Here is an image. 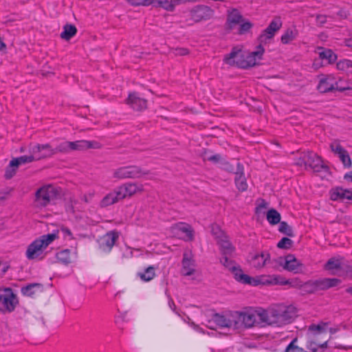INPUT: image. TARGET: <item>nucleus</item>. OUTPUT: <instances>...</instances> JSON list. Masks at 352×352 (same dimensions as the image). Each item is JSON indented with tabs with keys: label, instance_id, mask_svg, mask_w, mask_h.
Wrapping results in <instances>:
<instances>
[{
	"label": "nucleus",
	"instance_id": "nucleus-48",
	"mask_svg": "<svg viewBox=\"0 0 352 352\" xmlns=\"http://www.w3.org/2000/svg\"><path fill=\"white\" fill-rule=\"evenodd\" d=\"M293 245V241L287 238L283 237L277 244V247L280 249H289Z\"/></svg>",
	"mask_w": 352,
	"mask_h": 352
},
{
	"label": "nucleus",
	"instance_id": "nucleus-33",
	"mask_svg": "<svg viewBox=\"0 0 352 352\" xmlns=\"http://www.w3.org/2000/svg\"><path fill=\"white\" fill-rule=\"evenodd\" d=\"M34 161H36L34 153H30V155H23L19 157L13 158L12 160V164H16L19 167L21 164L31 163Z\"/></svg>",
	"mask_w": 352,
	"mask_h": 352
},
{
	"label": "nucleus",
	"instance_id": "nucleus-13",
	"mask_svg": "<svg viewBox=\"0 0 352 352\" xmlns=\"http://www.w3.org/2000/svg\"><path fill=\"white\" fill-rule=\"evenodd\" d=\"M122 199L144 192V185L138 182H127L118 187Z\"/></svg>",
	"mask_w": 352,
	"mask_h": 352
},
{
	"label": "nucleus",
	"instance_id": "nucleus-30",
	"mask_svg": "<svg viewBox=\"0 0 352 352\" xmlns=\"http://www.w3.org/2000/svg\"><path fill=\"white\" fill-rule=\"evenodd\" d=\"M77 33V29L74 25L66 24L63 27V31L60 33V38L69 41Z\"/></svg>",
	"mask_w": 352,
	"mask_h": 352
},
{
	"label": "nucleus",
	"instance_id": "nucleus-63",
	"mask_svg": "<svg viewBox=\"0 0 352 352\" xmlns=\"http://www.w3.org/2000/svg\"><path fill=\"white\" fill-rule=\"evenodd\" d=\"M310 349L313 351V352H316L317 351V349L316 346H312L311 347V344H310Z\"/></svg>",
	"mask_w": 352,
	"mask_h": 352
},
{
	"label": "nucleus",
	"instance_id": "nucleus-16",
	"mask_svg": "<svg viewBox=\"0 0 352 352\" xmlns=\"http://www.w3.org/2000/svg\"><path fill=\"white\" fill-rule=\"evenodd\" d=\"M235 311L226 315L215 314L213 317L214 322L219 327H226L236 329L235 321Z\"/></svg>",
	"mask_w": 352,
	"mask_h": 352
},
{
	"label": "nucleus",
	"instance_id": "nucleus-44",
	"mask_svg": "<svg viewBox=\"0 0 352 352\" xmlns=\"http://www.w3.org/2000/svg\"><path fill=\"white\" fill-rule=\"evenodd\" d=\"M309 330L311 331L314 334H320L327 333V327L326 324H312L309 326Z\"/></svg>",
	"mask_w": 352,
	"mask_h": 352
},
{
	"label": "nucleus",
	"instance_id": "nucleus-25",
	"mask_svg": "<svg viewBox=\"0 0 352 352\" xmlns=\"http://www.w3.org/2000/svg\"><path fill=\"white\" fill-rule=\"evenodd\" d=\"M270 258V254L267 252L254 254L251 256L250 262L254 268L261 269L265 266L267 261L269 260Z\"/></svg>",
	"mask_w": 352,
	"mask_h": 352
},
{
	"label": "nucleus",
	"instance_id": "nucleus-19",
	"mask_svg": "<svg viewBox=\"0 0 352 352\" xmlns=\"http://www.w3.org/2000/svg\"><path fill=\"white\" fill-rule=\"evenodd\" d=\"M126 103L136 111H142L147 108V100L140 98L135 92L129 94Z\"/></svg>",
	"mask_w": 352,
	"mask_h": 352
},
{
	"label": "nucleus",
	"instance_id": "nucleus-11",
	"mask_svg": "<svg viewBox=\"0 0 352 352\" xmlns=\"http://www.w3.org/2000/svg\"><path fill=\"white\" fill-rule=\"evenodd\" d=\"M340 283V280L338 278H320L316 280H311L306 283L307 287L309 288L311 292H315L318 290H326L331 287L337 286Z\"/></svg>",
	"mask_w": 352,
	"mask_h": 352
},
{
	"label": "nucleus",
	"instance_id": "nucleus-22",
	"mask_svg": "<svg viewBox=\"0 0 352 352\" xmlns=\"http://www.w3.org/2000/svg\"><path fill=\"white\" fill-rule=\"evenodd\" d=\"M118 239V235L116 232H109L107 233L105 235L100 238V249L104 252H110Z\"/></svg>",
	"mask_w": 352,
	"mask_h": 352
},
{
	"label": "nucleus",
	"instance_id": "nucleus-43",
	"mask_svg": "<svg viewBox=\"0 0 352 352\" xmlns=\"http://www.w3.org/2000/svg\"><path fill=\"white\" fill-rule=\"evenodd\" d=\"M341 268V262L335 258H330L325 264V269L327 270H338Z\"/></svg>",
	"mask_w": 352,
	"mask_h": 352
},
{
	"label": "nucleus",
	"instance_id": "nucleus-27",
	"mask_svg": "<svg viewBox=\"0 0 352 352\" xmlns=\"http://www.w3.org/2000/svg\"><path fill=\"white\" fill-rule=\"evenodd\" d=\"M241 22H243V16L236 9L228 11L227 25L229 29H233Z\"/></svg>",
	"mask_w": 352,
	"mask_h": 352
},
{
	"label": "nucleus",
	"instance_id": "nucleus-14",
	"mask_svg": "<svg viewBox=\"0 0 352 352\" xmlns=\"http://www.w3.org/2000/svg\"><path fill=\"white\" fill-rule=\"evenodd\" d=\"M30 151L34 153L36 161L50 158L54 155V148L48 143L37 144L31 147Z\"/></svg>",
	"mask_w": 352,
	"mask_h": 352
},
{
	"label": "nucleus",
	"instance_id": "nucleus-45",
	"mask_svg": "<svg viewBox=\"0 0 352 352\" xmlns=\"http://www.w3.org/2000/svg\"><path fill=\"white\" fill-rule=\"evenodd\" d=\"M42 285L39 283H33L27 285L21 289V292L28 296H30L34 294V292L33 289L35 287L41 288Z\"/></svg>",
	"mask_w": 352,
	"mask_h": 352
},
{
	"label": "nucleus",
	"instance_id": "nucleus-5",
	"mask_svg": "<svg viewBox=\"0 0 352 352\" xmlns=\"http://www.w3.org/2000/svg\"><path fill=\"white\" fill-rule=\"evenodd\" d=\"M222 265L232 272L234 278L237 281L252 285H258L261 284L260 276L256 278H254L243 274L239 265H236L234 261L228 260L226 257L224 258V261H222Z\"/></svg>",
	"mask_w": 352,
	"mask_h": 352
},
{
	"label": "nucleus",
	"instance_id": "nucleus-12",
	"mask_svg": "<svg viewBox=\"0 0 352 352\" xmlns=\"http://www.w3.org/2000/svg\"><path fill=\"white\" fill-rule=\"evenodd\" d=\"M265 49L259 45L256 47V50L252 52H243V69L252 67L258 65V61L262 59Z\"/></svg>",
	"mask_w": 352,
	"mask_h": 352
},
{
	"label": "nucleus",
	"instance_id": "nucleus-53",
	"mask_svg": "<svg viewBox=\"0 0 352 352\" xmlns=\"http://www.w3.org/2000/svg\"><path fill=\"white\" fill-rule=\"evenodd\" d=\"M305 158V153H303L302 155L297 160L296 164L300 166H305L307 168V162Z\"/></svg>",
	"mask_w": 352,
	"mask_h": 352
},
{
	"label": "nucleus",
	"instance_id": "nucleus-20",
	"mask_svg": "<svg viewBox=\"0 0 352 352\" xmlns=\"http://www.w3.org/2000/svg\"><path fill=\"white\" fill-rule=\"evenodd\" d=\"M195 262L192 259L191 252H184L182 259V274L186 276L193 274L195 272Z\"/></svg>",
	"mask_w": 352,
	"mask_h": 352
},
{
	"label": "nucleus",
	"instance_id": "nucleus-38",
	"mask_svg": "<svg viewBox=\"0 0 352 352\" xmlns=\"http://www.w3.org/2000/svg\"><path fill=\"white\" fill-rule=\"evenodd\" d=\"M155 275V269L152 266L147 267L142 273H139V276L144 281L151 280Z\"/></svg>",
	"mask_w": 352,
	"mask_h": 352
},
{
	"label": "nucleus",
	"instance_id": "nucleus-50",
	"mask_svg": "<svg viewBox=\"0 0 352 352\" xmlns=\"http://www.w3.org/2000/svg\"><path fill=\"white\" fill-rule=\"evenodd\" d=\"M297 341L296 339L292 340V342L287 346L285 349V352H307L302 348L295 345V342Z\"/></svg>",
	"mask_w": 352,
	"mask_h": 352
},
{
	"label": "nucleus",
	"instance_id": "nucleus-40",
	"mask_svg": "<svg viewBox=\"0 0 352 352\" xmlns=\"http://www.w3.org/2000/svg\"><path fill=\"white\" fill-rule=\"evenodd\" d=\"M296 36V33L294 32L292 30L288 29L281 36V42L283 44H287L292 41Z\"/></svg>",
	"mask_w": 352,
	"mask_h": 352
},
{
	"label": "nucleus",
	"instance_id": "nucleus-52",
	"mask_svg": "<svg viewBox=\"0 0 352 352\" xmlns=\"http://www.w3.org/2000/svg\"><path fill=\"white\" fill-rule=\"evenodd\" d=\"M252 27V23L250 22H245L240 25V27L239 28V33L240 34H243L246 32H248Z\"/></svg>",
	"mask_w": 352,
	"mask_h": 352
},
{
	"label": "nucleus",
	"instance_id": "nucleus-31",
	"mask_svg": "<svg viewBox=\"0 0 352 352\" xmlns=\"http://www.w3.org/2000/svg\"><path fill=\"white\" fill-rule=\"evenodd\" d=\"M128 169L129 179H137L149 174V170H144L137 166H129Z\"/></svg>",
	"mask_w": 352,
	"mask_h": 352
},
{
	"label": "nucleus",
	"instance_id": "nucleus-10",
	"mask_svg": "<svg viewBox=\"0 0 352 352\" xmlns=\"http://www.w3.org/2000/svg\"><path fill=\"white\" fill-rule=\"evenodd\" d=\"M307 167L309 166L316 173H324L329 174V168L323 164L322 159L316 153L307 151L305 152Z\"/></svg>",
	"mask_w": 352,
	"mask_h": 352
},
{
	"label": "nucleus",
	"instance_id": "nucleus-37",
	"mask_svg": "<svg viewBox=\"0 0 352 352\" xmlns=\"http://www.w3.org/2000/svg\"><path fill=\"white\" fill-rule=\"evenodd\" d=\"M113 176L118 179H129L128 166H122L113 171Z\"/></svg>",
	"mask_w": 352,
	"mask_h": 352
},
{
	"label": "nucleus",
	"instance_id": "nucleus-7",
	"mask_svg": "<svg viewBox=\"0 0 352 352\" xmlns=\"http://www.w3.org/2000/svg\"><path fill=\"white\" fill-rule=\"evenodd\" d=\"M213 15L214 10L210 7L204 5H198L190 10V18L186 19V22L188 25H191L195 23L209 20L212 18Z\"/></svg>",
	"mask_w": 352,
	"mask_h": 352
},
{
	"label": "nucleus",
	"instance_id": "nucleus-26",
	"mask_svg": "<svg viewBox=\"0 0 352 352\" xmlns=\"http://www.w3.org/2000/svg\"><path fill=\"white\" fill-rule=\"evenodd\" d=\"M235 175L236 188L241 191H245L248 188V184L243 174V167L240 163H237V168Z\"/></svg>",
	"mask_w": 352,
	"mask_h": 352
},
{
	"label": "nucleus",
	"instance_id": "nucleus-39",
	"mask_svg": "<svg viewBox=\"0 0 352 352\" xmlns=\"http://www.w3.org/2000/svg\"><path fill=\"white\" fill-rule=\"evenodd\" d=\"M56 258L60 262L64 264L71 263L70 250L66 249L58 252L56 254Z\"/></svg>",
	"mask_w": 352,
	"mask_h": 352
},
{
	"label": "nucleus",
	"instance_id": "nucleus-4",
	"mask_svg": "<svg viewBox=\"0 0 352 352\" xmlns=\"http://www.w3.org/2000/svg\"><path fill=\"white\" fill-rule=\"evenodd\" d=\"M211 232L215 237L217 243L220 248L221 252L223 255V257L220 261L221 263H222V261H224L226 257L230 260L228 256H231L233 254L235 248L230 241L228 236L218 225L212 226Z\"/></svg>",
	"mask_w": 352,
	"mask_h": 352
},
{
	"label": "nucleus",
	"instance_id": "nucleus-29",
	"mask_svg": "<svg viewBox=\"0 0 352 352\" xmlns=\"http://www.w3.org/2000/svg\"><path fill=\"white\" fill-rule=\"evenodd\" d=\"M261 284L262 285H285L289 284V280H285L280 276H260Z\"/></svg>",
	"mask_w": 352,
	"mask_h": 352
},
{
	"label": "nucleus",
	"instance_id": "nucleus-28",
	"mask_svg": "<svg viewBox=\"0 0 352 352\" xmlns=\"http://www.w3.org/2000/svg\"><path fill=\"white\" fill-rule=\"evenodd\" d=\"M120 200H122V197H120L119 190L116 188L113 192L107 194L100 201V206L104 208L117 203Z\"/></svg>",
	"mask_w": 352,
	"mask_h": 352
},
{
	"label": "nucleus",
	"instance_id": "nucleus-23",
	"mask_svg": "<svg viewBox=\"0 0 352 352\" xmlns=\"http://www.w3.org/2000/svg\"><path fill=\"white\" fill-rule=\"evenodd\" d=\"M280 265L289 272L298 273L301 270L302 263L292 254H288L284 258V263L280 262Z\"/></svg>",
	"mask_w": 352,
	"mask_h": 352
},
{
	"label": "nucleus",
	"instance_id": "nucleus-15",
	"mask_svg": "<svg viewBox=\"0 0 352 352\" xmlns=\"http://www.w3.org/2000/svg\"><path fill=\"white\" fill-rule=\"evenodd\" d=\"M243 52L239 47H234L223 58V62L230 65L243 68Z\"/></svg>",
	"mask_w": 352,
	"mask_h": 352
},
{
	"label": "nucleus",
	"instance_id": "nucleus-47",
	"mask_svg": "<svg viewBox=\"0 0 352 352\" xmlns=\"http://www.w3.org/2000/svg\"><path fill=\"white\" fill-rule=\"evenodd\" d=\"M17 168L16 164H12L11 160L6 169L5 177L8 179H11L16 174Z\"/></svg>",
	"mask_w": 352,
	"mask_h": 352
},
{
	"label": "nucleus",
	"instance_id": "nucleus-61",
	"mask_svg": "<svg viewBox=\"0 0 352 352\" xmlns=\"http://www.w3.org/2000/svg\"><path fill=\"white\" fill-rule=\"evenodd\" d=\"M267 202L265 201L263 199L261 200V203L259 204V208H267Z\"/></svg>",
	"mask_w": 352,
	"mask_h": 352
},
{
	"label": "nucleus",
	"instance_id": "nucleus-34",
	"mask_svg": "<svg viewBox=\"0 0 352 352\" xmlns=\"http://www.w3.org/2000/svg\"><path fill=\"white\" fill-rule=\"evenodd\" d=\"M267 220L272 225H276L280 221V214L275 209H270L267 212L266 215Z\"/></svg>",
	"mask_w": 352,
	"mask_h": 352
},
{
	"label": "nucleus",
	"instance_id": "nucleus-54",
	"mask_svg": "<svg viewBox=\"0 0 352 352\" xmlns=\"http://www.w3.org/2000/svg\"><path fill=\"white\" fill-rule=\"evenodd\" d=\"M78 201L74 197H69V203L70 204L68 206V211H70L71 212H74V205L76 204Z\"/></svg>",
	"mask_w": 352,
	"mask_h": 352
},
{
	"label": "nucleus",
	"instance_id": "nucleus-46",
	"mask_svg": "<svg viewBox=\"0 0 352 352\" xmlns=\"http://www.w3.org/2000/svg\"><path fill=\"white\" fill-rule=\"evenodd\" d=\"M54 155L58 153H67L70 151L69 142L60 143L56 147L54 148Z\"/></svg>",
	"mask_w": 352,
	"mask_h": 352
},
{
	"label": "nucleus",
	"instance_id": "nucleus-24",
	"mask_svg": "<svg viewBox=\"0 0 352 352\" xmlns=\"http://www.w3.org/2000/svg\"><path fill=\"white\" fill-rule=\"evenodd\" d=\"M330 198L333 201H344L352 199V190L337 187L330 191Z\"/></svg>",
	"mask_w": 352,
	"mask_h": 352
},
{
	"label": "nucleus",
	"instance_id": "nucleus-1",
	"mask_svg": "<svg viewBox=\"0 0 352 352\" xmlns=\"http://www.w3.org/2000/svg\"><path fill=\"white\" fill-rule=\"evenodd\" d=\"M296 316V309L292 305H274L261 310L258 319L264 325L282 327L291 323Z\"/></svg>",
	"mask_w": 352,
	"mask_h": 352
},
{
	"label": "nucleus",
	"instance_id": "nucleus-55",
	"mask_svg": "<svg viewBox=\"0 0 352 352\" xmlns=\"http://www.w3.org/2000/svg\"><path fill=\"white\" fill-rule=\"evenodd\" d=\"M316 21H317L318 25L320 26H322L327 22V16L322 15V14H318L316 16Z\"/></svg>",
	"mask_w": 352,
	"mask_h": 352
},
{
	"label": "nucleus",
	"instance_id": "nucleus-41",
	"mask_svg": "<svg viewBox=\"0 0 352 352\" xmlns=\"http://www.w3.org/2000/svg\"><path fill=\"white\" fill-rule=\"evenodd\" d=\"M278 230L280 232L288 236H294V232L292 227L287 224L285 221L280 222V226L278 228Z\"/></svg>",
	"mask_w": 352,
	"mask_h": 352
},
{
	"label": "nucleus",
	"instance_id": "nucleus-62",
	"mask_svg": "<svg viewBox=\"0 0 352 352\" xmlns=\"http://www.w3.org/2000/svg\"><path fill=\"white\" fill-rule=\"evenodd\" d=\"M344 179H350L351 181L352 182V171H351L350 173H346L345 175H344Z\"/></svg>",
	"mask_w": 352,
	"mask_h": 352
},
{
	"label": "nucleus",
	"instance_id": "nucleus-42",
	"mask_svg": "<svg viewBox=\"0 0 352 352\" xmlns=\"http://www.w3.org/2000/svg\"><path fill=\"white\" fill-rule=\"evenodd\" d=\"M156 7H160L167 11L173 12L175 10V5L168 0H158L156 1Z\"/></svg>",
	"mask_w": 352,
	"mask_h": 352
},
{
	"label": "nucleus",
	"instance_id": "nucleus-56",
	"mask_svg": "<svg viewBox=\"0 0 352 352\" xmlns=\"http://www.w3.org/2000/svg\"><path fill=\"white\" fill-rule=\"evenodd\" d=\"M177 54L184 56L188 54V50L186 48H179L176 50Z\"/></svg>",
	"mask_w": 352,
	"mask_h": 352
},
{
	"label": "nucleus",
	"instance_id": "nucleus-18",
	"mask_svg": "<svg viewBox=\"0 0 352 352\" xmlns=\"http://www.w3.org/2000/svg\"><path fill=\"white\" fill-rule=\"evenodd\" d=\"M282 23L279 19H274L260 35V41L261 42H267V40L272 38L275 33L280 29Z\"/></svg>",
	"mask_w": 352,
	"mask_h": 352
},
{
	"label": "nucleus",
	"instance_id": "nucleus-21",
	"mask_svg": "<svg viewBox=\"0 0 352 352\" xmlns=\"http://www.w3.org/2000/svg\"><path fill=\"white\" fill-rule=\"evenodd\" d=\"M69 150L71 151H84L88 148H100L101 144L95 141L78 140L75 142H69Z\"/></svg>",
	"mask_w": 352,
	"mask_h": 352
},
{
	"label": "nucleus",
	"instance_id": "nucleus-35",
	"mask_svg": "<svg viewBox=\"0 0 352 352\" xmlns=\"http://www.w3.org/2000/svg\"><path fill=\"white\" fill-rule=\"evenodd\" d=\"M177 228L181 232L186 234L188 240H189V241L193 240V239H194L193 230L192 229V228L190 225H188V224H186L184 223H179L177 225Z\"/></svg>",
	"mask_w": 352,
	"mask_h": 352
},
{
	"label": "nucleus",
	"instance_id": "nucleus-2",
	"mask_svg": "<svg viewBox=\"0 0 352 352\" xmlns=\"http://www.w3.org/2000/svg\"><path fill=\"white\" fill-rule=\"evenodd\" d=\"M56 237L54 233L45 234L31 243L25 252L28 259H42L44 250Z\"/></svg>",
	"mask_w": 352,
	"mask_h": 352
},
{
	"label": "nucleus",
	"instance_id": "nucleus-49",
	"mask_svg": "<svg viewBox=\"0 0 352 352\" xmlns=\"http://www.w3.org/2000/svg\"><path fill=\"white\" fill-rule=\"evenodd\" d=\"M203 158L204 160H208L213 163H217L221 160V157L219 154L210 155V153L206 151L203 154Z\"/></svg>",
	"mask_w": 352,
	"mask_h": 352
},
{
	"label": "nucleus",
	"instance_id": "nucleus-57",
	"mask_svg": "<svg viewBox=\"0 0 352 352\" xmlns=\"http://www.w3.org/2000/svg\"><path fill=\"white\" fill-rule=\"evenodd\" d=\"M93 195L91 194H90L89 195H84L82 197V200L84 201L85 203H89Z\"/></svg>",
	"mask_w": 352,
	"mask_h": 352
},
{
	"label": "nucleus",
	"instance_id": "nucleus-36",
	"mask_svg": "<svg viewBox=\"0 0 352 352\" xmlns=\"http://www.w3.org/2000/svg\"><path fill=\"white\" fill-rule=\"evenodd\" d=\"M337 69L352 74V60L343 59L337 63Z\"/></svg>",
	"mask_w": 352,
	"mask_h": 352
},
{
	"label": "nucleus",
	"instance_id": "nucleus-64",
	"mask_svg": "<svg viewBox=\"0 0 352 352\" xmlns=\"http://www.w3.org/2000/svg\"><path fill=\"white\" fill-rule=\"evenodd\" d=\"M346 292H347L348 293H350V294H352V287H351L348 288V289H346Z\"/></svg>",
	"mask_w": 352,
	"mask_h": 352
},
{
	"label": "nucleus",
	"instance_id": "nucleus-60",
	"mask_svg": "<svg viewBox=\"0 0 352 352\" xmlns=\"http://www.w3.org/2000/svg\"><path fill=\"white\" fill-rule=\"evenodd\" d=\"M6 48V44L0 38V51H2Z\"/></svg>",
	"mask_w": 352,
	"mask_h": 352
},
{
	"label": "nucleus",
	"instance_id": "nucleus-6",
	"mask_svg": "<svg viewBox=\"0 0 352 352\" xmlns=\"http://www.w3.org/2000/svg\"><path fill=\"white\" fill-rule=\"evenodd\" d=\"M261 311L254 312H239L235 311V324L236 329L242 327L250 328L256 325L265 326L263 323L260 322L258 314Z\"/></svg>",
	"mask_w": 352,
	"mask_h": 352
},
{
	"label": "nucleus",
	"instance_id": "nucleus-58",
	"mask_svg": "<svg viewBox=\"0 0 352 352\" xmlns=\"http://www.w3.org/2000/svg\"><path fill=\"white\" fill-rule=\"evenodd\" d=\"M344 271L346 272L347 275L352 276V265L347 266Z\"/></svg>",
	"mask_w": 352,
	"mask_h": 352
},
{
	"label": "nucleus",
	"instance_id": "nucleus-3",
	"mask_svg": "<svg viewBox=\"0 0 352 352\" xmlns=\"http://www.w3.org/2000/svg\"><path fill=\"white\" fill-rule=\"evenodd\" d=\"M59 195V188L51 184L43 186L35 192V205L38 208L45 207Z\"/></svg>",
	"mask_w": 352,
	"mask_h": 352
},
{
	"label": "nucleus",
	"instance_id": "nucleus-9",
	"mask_svg": "<svg viewBox=\"0 0 352 352\" xmlns=\"http://www.w3.org/2000/svg\"><path fill=\"white\" fill-rule=\"evenodd\" d=\"M5 294H0V313L12 311L18 301L10 288L5 289Z\"/></svg>",
	"mask_w": 352,
	"mask_h": 352
},
{
	"label": "nucleus",
	"instance_id": "nucleus-8",
	"mask_svg": "<svg viewBox=\"0 0 352 352\" xmlns=\"http://www.w3.org/2000/svg\"><path fill=\"white\" fill-rule=\"evenodd\" d=\"M317 88L320 93H327L333 90L344 91L351 89L349 86L343 87L340 85L339 82L336 81L334 76L331 75L322 77L319 80Z\"/></svg>",
	"mask_w": 352,
	"mask_h": 352
},
{
	"label": "nucleus",
	"instance_id": "nucleus-17",
	"mask_svg": "<svg viewBox=\"0 0 352 352\" xmlns=\"http://www.w3.org/2000/svg\"><path fill=\"white\" fill-rule=\"evenodd\" d=\"M330 148L335 154L338 155L345 167L349 168L351 166V160L348 152L340 144L338 141L333 142Z\"/></svg>",
	"mask_w": 352,
	"mask_h": 352
},
{
	"label": "nucleus",
	"instance_id": "nucleus-59",
	"mask_svg": "<svg viewBox=\"0 0 352 352\" xmlns=\"http://www.w3.org/2000/svg\"><path fill=\"white\" fill-rule=\"evenodd\" d=\"M62 231L65 234H67L68 236H72V232L71 231L67 228H62Z\"/></svg>",
	"mask_w": 352,
	"mask_h": 352
},
{
	"label": "nucleus",
	"instance_id": "nucleus-51",
	"mask_svg": "<svg viewBox=\"0 0 352 352\" xmlns=\"http://www.w3.org/2000/svg\"><path fill=\"white\" fill-rule=\"evenodd\" d=\"M129 3L132 6H147L153 3V0H128Z\"/></svg>",
	"mask_w": 352,
	"mask_h": 352
},
{
	"label": "nucleus",
	"instance_id": "nucleus-32",
	"mask_svg": "<svg viewBox=\"0 0 352 352\" xmlns=\"http://www.w3.org/2000/svg\"><path fill=\"white\" fill-rule=\"evenodd\" d=\"M318 50L319 57L321 59L327 60L329 63H332L336 61L337 56L331 50L319 47Z\"/></svg>",
	"mask_w": 352,
	"mask_h": 352
}]
</instances>
